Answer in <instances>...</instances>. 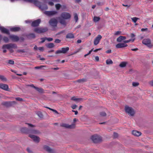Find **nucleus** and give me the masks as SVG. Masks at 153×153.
<instances>
[{
  "mask_svg": "<svg viewBox=\"0 0 153 153\" xmlns=\"http://www.w3.org/2000/svg\"><path fill=\"white\" fill-rule=\"evenodd\" d=\"M44 149L49 153H52L54 152V150L51 149L49 146L47 145H45L43 147Z\"/></svg>",
  "mask_w": 153,
  "mask_h": 153,
  "instance_id": "nucleus-13",
  "label": "nucleus"
},
{
  "mask_svg": "<svg viewBox=\"0 0 153 153\" xmlns=\"http://www.w3.org/2000/svg\"><path fill=\"white\" fill-rule=\"evenodd\" d=\"M38 49L41 51H44V48L43 47H39L38 48Z\"/></svg>",
  "mask_w": 153,
  "mask_h": 153,
  "instance_id": "nucleus-56",
  "label": "nucleus"
},
{
  "mask_svg": "<svg viewBox=\"0 0 153 153\" xmlns=\"http://www.w3.org/2000/svg\"><path fill=\"white\" fill-rule=\"evenodd\" d=\"M126 39V38L125 36H120L119 37L117 38V41L119 42H121L123 40L125 39Z\"/></svg>",
  "mask_w": 153,
  "mask_h": 153,
  "instance_id": "nucleus-24",
  "label": "nucleus"
},
{
  "mask_svg": "<svg viewBox=\"0 0 153 153\" xmlns=\"http://www.w3.org/2000/svg\"><path fill=\"white\" fill-rule=\"evenodd\" d=\"M46 37L44 38H41V39L42 40L40 42V43H42L44 42L46 39Z\"/></svg>",
  "mask_w": 153,
  "mask_h": 153,
  "instance_id": "nucleus-45",
  "label": "nucleus"
},
{
  "mask_svg": "<svg viewBox=\"0 0 153 153\" xmlns=\"http://www.w3.org/2000/svg\"><path fill=\"white\" fill-rule=\"evenodd\" d=\"M71 17V14L66 12H63L62 13L60 16L58 18L59 22L65 26L67 25L66 20L70 19Z\"/></svg>",
  "mask_w": 153,
  "mask_h": 153,
  "instance_id": "nucleus-1",
  "label": "nucleus"
},
{
  "mask_svg": "<svg viewBox=\"0 0 153 153\" xmlns=\"http://www.w3.org/2000/svg\"><path fill=\"white\" fill-rule=\"evenodd\" d=\"M46 47L49 48H52L54 47V44L52 43H50L47 44L45 45Z\"/></svg>",
  "mask_w": 153,
  "mask_h": 153,
  "instance_id": "nucleus-27",
  "label": "nucleus"
},
{
  "mask_svg": "<svg viewBox=\"0 0 153 153\" xmlns=\"http://www.w3.org/2000/svg\"><path fill=\"white\" fill-rule=\"evenodd\" d=\"M36 114L40 118H42L43 117V115L42 113L40 111H37L36 112Z\"/></svg>",
  "mask_w": 153,
  "mask_h": 153,
  "instance_id": "nucleus-33",
  "label": "nucleus"
},
{
  "mask_svg": "<svg viewBox=\"0 0 153 153\" xmlns=\"http://www.w3.org/2000/svg\"><path fill=\"white\" fill-rule=\"evenodd\" d=\"M17 52L18 53H24L25 52V51L24 49H21V50H18L17 51Z\"/></svg>",
  "mask_w": 153,
  "mask_h": 153,
  "instance_id": "nucleus-44",
  "label": "nucleus"
},
{
  "mask_svg": "<svg viewBox=\"0 0 153 153\" xmlns=\"http://www.w3.org/2000/svg\"><path fill=\"white\" fill-rule=\"evenodd\" d=\"M20 27H14L10 28L11 31L13 32H17L20 30Z\"/></svg>",
  "mask_w": 153,
  "mask_h": 153,
  "instance_id": "nucleus-25",
  "label": "nucleus"
},
{
  "mask_svg": "<svg viewBox=\"0 0 153 153\" xmlns=\"http://www.w3.org/2000/svg\"><path fill=\"white\" fill-rule=\"evenodd\" d=\"M114 136L115 138L117 137L118 136V134L117 133L114 132Z\"/></svg>",
  "mask_w": 153,
  "mask_h": 153,
  "instance_id": "nucleus-59",
  "label": "nucleus"
},
{
  "mask_svg": "<svg viewBox=\"0 0 153 153\" xmlns=\"http://www.w3.org/2000/svg\"><path fill=\"white\" fill-rule=\"evenodd\" d=\"M128 46V45L125 43H119L116 45L115 47L116 48H124Z\"/></svg>",
  "mask_w": 153,
  "mask_h": 153,
  "instance_id": "nucleus-15",
  "label": "nucleus"
},
{
  "mask_svg": "<svg viewBox=\"0 0 153 153\" xmlns=\"http://www.w3.org/2000/svg\"><path fill=\"white\" fill-rule=\"evenodd\" d=\"M28 1V2L33 3L36 5L38 6L42 10H47L48 8L47 5L46 4L41 5V3L40 1H38L37 0H26Z\"/></svg>",
  "mask_w": 153,
  "mask_h": 153,
  "instance_id": "nucleus-2",
  "label": "nucleus"
},
{
  "mask_svg": "<svg viewBox=\"0 0 153 153\" xmlns=\"http://www.w3.org/2000/svg\"><path fill=\"white\" fill-rule=\"evenodd\" d=\"M44 66L41 65L39 66H36L35 67V69H39L42 68V67H44Z\"/></svg>",
  "mask_w": 153,
  "mask_h": 153,
  "instance_id": "nucleus-55",
  "label": "nucleus"
},
{
  "mask_svg": "<svg viewBox=\"0 0 153 153\" xmlns=\"http://www.w3.org/2000/svg\"><path fill=\"white\" fill-rule=\"evenodd\" d=\"M48 28L47 27H36L35 28L34 30L35 32L38 33H43L48 30Z\"/></svg>",
  "mask_w": 153,
  "mask_h": 153,
  "instance_id": "nucleus-5",
  "label": "nucleus"
},
{
  "mask_svg": "<svg viewBox=\"0 0 153 153\" xmlns=\"http://www.w3.org/2000/svg\"><path fill=\"white\" fill-rule=\"evenodd\" d=\"M3 40L5 43L8 42L9 40L8 38L6 36H4V37Z\"/></svg>",
  "mask_w": 153,
  "mask_h": 153,
  "instance_id": "nucleus-39",
  "label": "nucleus"
},
{
  "mask_svg": "<svg viewBox=\"0 0 153 153\" xmlns=\"http://www.w3.org/2000/svg\"><path fill=\"white\" fill-rule=\"evenodd\" d=\"M113 63L111 59H108L106 60V63L107 65L112 64Z\"/></svg>",
  "mask_w": 153,
  "mask_h": 153,
  "instance_id": "nucleus-31",
  "label": "nucleus"
},
{
  "mask_svg": "<svg viewBox=\"0 0 153 153\" xmlns=\"http://www.w3.org/2000/svg\"><path fill=\"white\" fill-rule=\"evenodd\" d=\"M61 7V5L59 4H57L55 5V7L57 10H59Z\"/></svg>",
  "mask_w": 153,
  "mask_h": 153,
  "instance_id": "nucleus-34",
  "label": "nucleus"
},
{
  "mask_svg": "<svg viewBox=\"0 0 153 153\" xmlns=\"http://www.w3.org/2000/svg\"><path fill=\"white\" fill-rule=\"evenodd\" d=\"M0 79L2 81H6L7 79L4 76L0 75Z\"/></svg>",
  "mask_w": 153,
  "mask_h": 153,
  "instance_id": "nucleus-36",
  "label": "nucleus"
},
{
  "mask_svg": "<svg viewBox=\"0 0 153 153\" xmlns=\"http://www.w3.org/2000/svg\"><path fill=\"white\" fill-rule=\"evenodd\" d=\"M102 38V36L100 35H98L95 38L94 40V44L95 45H97L99 42L100 41Z\"/></svg>",
  "mask_w": 153,
  "mask_h": 153,
  "instance_id": "nucleus-10",
  "label": "nucleus"
},
{
  "mask_svg": "<svg viewBox=\"0 0 153 153\" xmlns=\"http://www.w3.org/2000/svg\"><path fill=\"white\" fill-rule=\"evenodd\" d=\"M77 106L75 104L73 105L72 106L71 108L73 109H74L76 108L77 107Z\"/></svg>",
  "mask_w": 153,
  "mask_h": 153,
  "instance_id": "nucleus-58",
  "label": "nucleus"
},
{
  "mask_svg": "<svg viewBox=\"0 0 153 153\" xmlns=\"http://www.w3.org/2000/svg\"><path fill=\"white\" fill-rule=\"evenodd\" d=\"M29 136L33 139L34 142L36 143H39V142L40 138L39 137L31 134L29 135Z\"/></svg>",
  "mask_w": 153,
  "mask_h": 153,
  "instance_id": "nucleus-12",
  "label": "nucleus"
},
{
  "mask_svg": "<svg viewBox=\"0 0 153 153\" xmlns=\"http://www.w3.org/2000/svg\"><path fill=\"white\" fill-rule=\"evenodd\" d=\"M61 42V40L59 39H56L54 41L56 43H59Z\"/></svg>",
  "mask_w": 153,
  "mask_h": 153,
  "instance_id": "nucleus-50",
  "label": "nucleus"
},
{
  "mask_svg": "<svg viewBox=\"0 0 153 153\" xmlns=\"http://www.w3.org/2000/svg\"><path fill=\"white\" fill-rule=\"evenodd\" d=\"M48 3L49 5H50L51 6H52L54 5L53 3V1H49L48 2Z\"/></svg>",
  "mask_w": 153,
  "mask_h": 153,
  "instance_id": "nucleus-48",
  "label": "nucleus"
},
{
  "mask_svg": "<svg viewBox=\"0 0 153 153\" xmlns=\"http://www.w3.org/2000/svg\"><path fill=\"white\" fill-rule=\"evenodd\" d=\"M0 88L6 91H8V86L7 84L0 83Z\"/></svg>",
  "mask_w": 153,
  "mask_h": 153,
  "instance_id": "nucleus-19",
  "label": "nucleus"
},
{
  "mask_svg": "<svg viewBox=\"0 0 153 153\" xmlns=\"http://www.w3.org/2000/svg\"><path fill=\"white\" fill-rule=\"evenodd\" d=\"M105 52L108 53H110L111 52V49H109L106 51Z\"/></svg>",
  "mask_w": 153,
  "mask_h": 153,
  "instance_id": "nucleus-60",
  "label": "nucleus"
},
{
  "mask_svg": "<svg viewBox=\"0 0 153 153\" xmlns=\"http://www.w3.org/2000/svg\"><path fill=\"white\" fill-rule=\"evenodd\" d=\"M85 81H86V79H79L77 81V82H83Z\"/></svg>",
  "mask_w": 153,
  "mask_h": 153,
  "instance_id": "nucleus-41",
  "label": "nucleus"
},
{
  "mask_svg": "<svg viewBox=\"0 0 153 153\" xmlns=\"http://www.w3.org/2000/svg\"><path fill=\"white\" fill-rule=\"evenodd\" d=\"M29 131V133L35 134H38L40 133L39 131L37 130L30 129Z\"/></svg>",
  "mask_w": 153,
  "mask_h": 153,
  "instance_id": "nucleus-22",
  "label": "nucleus"
},
{
  "mask_svg": "<svg viewBox=\"0 0 153 153\" xmlns=\"http://www.w3.org/2000/svg\"><path fill=\"white\" fill-rule=\"evenodd\" d=\"M2 105L5 106L7 107H10L12 105L11 102L10 101L3 102H2Z\"/></svg>",
  "mask_w": 153,
  "mask_h": 153,
  "instance_id": "nucleus-21",
  "label": "nucleus"
},
{
  "mask_svg": "<svg viewBox=\"0 0 153 153\" xmlns=\"http://www.w3.org/2000/svg\"><path fill=\"white\" fill-rule=\"evenodd\" d=\"M95 59L97 61H98L99 60V57L98 56H95Z\"/></svg>",
  "mask_w": 153,
  "mask_h": 153,
  "instance_id": "nucleus-62",
  "label": "nucleus"
},
{
  "mask_svg": "<svg viewBox=\"0 0 153 153\" xmlns=\"http://www.w3.org/2000/svg\"><path fill=\"white\" fill-rule=\"evenodd\" d=\"M20 130L22 133H29L30 129H29L26 127H23L21 128Z\"/></svg>",
  "mask_w": 153,
  "mask_h": 153,
  "instance_id": "nucleus-20",
  "label": "nucleus"
},
{
  "mask_svg": "<svg viewBox=\"0 0 153 153\" xmlns=\"http://www.w3.org/2000/svg\"><path fill=\"white\" fill-rule=\"evenodd\" d=\"M127 63L125 62H121L119 65V66L121 68H124L126 66Z\"/></svg>",
  "mask_w": 153,
  "mask_h": 153,
  "instance_id": "nucleus-29",
  "label": "nucleus"
},
{
  "mask_svg": "<svg viewBox=\"0 0 153 153\" xmlns=\"http://www.w3.org/2000/svg\"><path fill=\"white\" fill-rule=\"evenodd\" d=\"M6 62L11 65H13L14 64V61L12 60H10L8 61H7Z\"/></svg>",
  "mask_w": 153,
  "mask_h": 153,
  "instance_id": "nucleus-37",
  "label": "nucleus"
},
{
  "mask_svg": "<svg viewBox=\"0 0 153 153\" xmlns=\"http://www.w3.org/2000/svg\"><path fill=\"white\" fill-rule=\"evenodd\" d=\"M45 13L48 16H51L57 14V12L56 11H46Z\"/></svg>",
  "mask_w": 153,
  "mask_h": 153,
  "instance_id": "nucleus-14",
  "label": "nucleus"
},
{
  "mask_svg": "<svg viewBox=\"0 0 153 153\" xmlns=\"http://www.w3.org/2000/svg\"><path fill=\"white\" fill-rule=\"evenodd\" d=\"M0 30L1 31V32L3 33H6L8 35L10 34L9 30L4 27L0 26Z\"/></svg>",
  "mask_w": 153,
  "mask_h": 153,
  "instance_id": "nucleus-16",
  "label": "nucleus"
},
{
  "mask_svg": "<svg viewBox=\"0 0 153 153\" xmlns=\"http://www.w3.org/2000/svg\"><path fill=\"white\" fill-rule=\"evenodd\" d=\"M41 20L40 19H38L36 20L33 21L31 23V25L33 27H36L38 26L40 23Z\"/></svg>",
  "mask_w": 153,
  "mask_h": 153,
  "instance_id": "nucleus-11",
  "label": "nucleus"
},
{
  "mask_svg": "<svg viewBox=\"0 0 153 153\" xmlns=\"http://www.w3.org/2000/svg\"><path fill=\"white\" fill-rule=\"evenodd\" d=\"M50 110L53 111L54 113L56 114H59V113L57 112V111L56 110L54 109H50Z\"/></svg>",
  "mask_w": 153,
  "mask_h": 153,
  "instance_id": "nucleus-54",
  "label": "nucleus"
},
{
  "mask_svg": "<svg viewBox=\"0 0 153 153\" xmlns=\"http://www.w3.org/2000/svg\"><path fill=\"white\" fill-rule=\"evenodd\" d=\"M35 89L39 93H43V89L42 88H39L36 87Z\"/></svg>",
  "mask_w": 153,
  "mask_h": 153,
  "instance_id": "nucleus-30",
  "label": "nucleus"
},
{
  "mask_svg": "<svg viewBox=\"0 0 153 153\" xmlns=\"http://www.w3.org/2000/svg\"><path fill=\"white\" fill-rule=\"evenodd\" d=\"M74 19L75 21L76 22L78 20V16L77 13H75L74 14Z\"/></svg>",
  "mask_w": 153,
  "mask_h": 153,
  "instance_id": "nucleus-35",
  "label": "nucleus"
},
{
  "mask_svg": "<svg viewBox=\"0 0 153 153\" xmlns=\"http://www.w3.org/2000/svg\"><path fill=\"white\" fill-rule=\"evenodd\" d=\"M29 126L32 127L35 126L33 124L30 123H27Z\"/></svg>",
  "mask_w": 153,
  "mask_h": 153,
  "instance_id": "nucleus-61",
  "label": "nucleus"
},
{
  "mask_svg": "<svg viewBox=\"0 0 153 153\" xmlns=\"http://www.w3.org/2000/svg\"><path fill=\"white\" fill-rule=\"evenodd\" d=\"M61 126L62 127L69 128H75V125L74 124L71 125H69L65 123H63L62 124Z\"/></svg>",
  "mask_w": 153,
  "mask_h": 153,
  "instance_id": "nucleus-17",
  "label": "nucleus"
},
{
  "mask_svg": "<svg viewBox=\"0 0 153 153\" xmlns=\"http://www.w3.org/2000/svg\"><path fill=\"white\" fill-rule=\"evenodd\" d=\"M27 151L29 153H32L31 151L30 150V149H29V148H27Z\"/></svg>",
  "mask_w": 153,
  "mask_h": 153,
  "instance_id": "nucleus-64",
  "label": "nucleus"
},
{
  "mask_svg": "<svg viewBox=\"0 0 153 153\" xmlns=\"http://www.w3.org/2000/svg\"><path fill=\"white\" fill-rule=\"evenodd\" d=\"M82 100L81 98H76L75 97H74L71 98V100H74L75 101H77L78 100Z\"/></svg>",
  "mask_w": 153,
  "mask_h": 153,
  "instance_id": "nucleus-40",
  "label": "nucleus"
},
{
  "mask_svg": "<svg viewBox=\"0 0 153 153\" xmlns=\"http://www.w3.org/2000/svg\"><path fill=\"white\" fill-rule=\"evenodd\" d=\"M2 48V49H7L9 50L11 53H13L14 51L12 48L16 49L17 46L16 44L11 43L3 45Z\"/></svg>",
  "mask_w": 153,
  "mask_h": 153,
  "instance_id": "nucleus-3",
  "label": "nucleus"
},
{
  "mask_svg": "<svg viewBox=\"0 0 153 153\" xmlns=\"http://www.w3.org/2000/svg\"><path fill=\"white\" fill-rule=\"evenodd\" d=\"M135 39H129L128 40H125L124 41V42L125 43H128L129 42L132 41V42H133L134 40Z\"/></svg>",
  "mask_w": 153,
  "mask_h": 153,
  "instance_id": "nucleus-42",
  "label": "nucleus"
},
{
  "mask_svg": "<svg viewBox=\"0 0 153 153\" xmlns=\"http://www.w3.org/2000/svg\"><path fill=\"white\" fill-rule=\"evenodd\" d=\"M148 28H142L141 29V31L142 32L143 31H148Z\"/></svg>",
  "mask_w": 153,
  "mask_h": 153,
  "instance_id": "nucleus-57",
  "label": "nucleus"
},
{
  "mask_svg": "<svg viewBox=\"0 0 153 153\" xmlns=\"http://www.w3.org/2000/svg\"><path fill=\"white\" fill-rule=\"evenodd\" d=\"M69 48L68 47L63 48H62L60 50L57 51L55 52V53L56 54L60 53H65L69 50Z\"/></svg>",
  "mask_w": 153,
  "mask_h": 153,
  "instance_id": "nucleus-8",
  "label": "nucleus"
},
{
  "mask_svg": "<svg viewBox=\"0 0 153 153\" xmlns=\"http://www.w3.org/2000/svg\"><path fill=\"white\" fill-rule=\"evenodd\" d=\"M49 23L52 27H56L57 26V21L56 19L52 18L50 20Z\"/></svg>",
  "mask_w": 153,
  "mask_h": 153,
  "instance_id": "nucleus-9",
  "label": "nucleus"
},
{
  "mask_svg": "<svg viewBox=\"0 0 153 153\" xmlns=\"http://www.w3.org/2000/svg\"><path fill=\"white\" fill-rule=\"evenodd\" d=\"M100 114L101 116H105L106 115V113L104 112H101L100 113Z\"/></svg>",
  "mask_w": 153,
  "mask_h": 153,
  "instance_id": "nucleus-46",
  "label": "nucleus"
},
{
  "mask_svg": "<svg viewBox=\"0 0 153 153\" xmlns=\"http://www.w3.org/2000/svg\"><path fill=\"white\" fill-rule=\"evenodd\" d=\"M91 140L94 143H98L102 141V138L100 135L95 134L92 136L91 137Z\"/></svg>",
  "mask_w": 153,
  "mask_h": 153,
  "instance_id": "nucleus-4",
  "label": "nucleus"
},
{
  "mask_svg": "<svg viewBox=\"0 0 153 153\" xmlns=\"http://www.w3.org/2000/svg\"><path fill=\"white\" fill-rule=\"evenodd\" d=\"M46 39L47 40H48V42H51L53 40V39L52 38H47L46 37Z\"/></svg>",
  "mask_w": 153,
  "mask_h": 153,
  "instance_id": "nucleus-49",
  "label": "nucleus"
},
{
  "mask_svg": "<svg viewBox=\"0 0 153 153\" xmlns=\"http://www.w3.org/2000/svg\"><path fill=\"white\" fill-rule=\"evenodd\" d=\"M132 134L136 136H139L141 134V132L136 130H133L132 131Z\"/></svg>",
  "mask_w": 153,
  "mask_h": 153,
  "instance_id": "nucleus-23",
  "label": "nucleus"
},
{
  "mask_svg": "<svg viewBox=\"0 0 153 153\" xmlns=\"http://www.w3.org/2000/svg\"><path fill=\"white\" fill-rule=\"evenodd\" d=\"M142 43L149 48H151L152 45L151 44V40L149 39H145L142 41Z\"/></svg>",
  "mask_w": 153,
  "mask_h": 153,
  "instance_id": "nucleus-7",
  "label": "nucleus"
},
{
  "mask_svg": "<svg viewBox=\"0 0 153 153\" xmlns=\"http://www.w3.org/2000/svg\"><path fill=\"white\" fill-rule=\"evenodd\" d=\"M10 38L13 42H17L19 40V37L17 36L11 35L9 36Z\"/></svg>",
  "mask_w": 153,
  "mask_h": 153,
  "instance_id": "nucleus-18",
  "label": "nucleus"
},
{
  "mask_svg": "<svg viewBox=\"0 0 153 153\" xmlns=\"http://www.w3.org/2000/svg\"><path fill=\"white\" fill-rule=\"evenodd\" d=\"M121 33V31H117L115 32L114 33V35H118L120 34Z\"/></svg>",
  "mask_w": 153,
  "mask_h": 153,
  "instance_id": "nucleus-51",
  "label": "nucleus"
},
{
  "mask_svg": "<svg viewBox=\"0 0 153 153\" xmlns=\"http://www.w3.org/2000/svg\"><path fill=\"white\" fill-rule=\"evenodd\" d=\"M131 19L133 22L134 23H136L137 20L139 19L136 17H134L131 18Z\"/></svg>",
  "mask_w": 153,
  "mask_h": 153,
  "instance_id": "nucleus-38",
  "label": "nucleus"
},
{
  "mask_svg": "<svg viewBox=\"0 0 153 153\" xmlns=\"http://www.w3.org/2000/svg\"><path fill=\"white\" fill-rule=\"evenodd\" d=\"M16 100L19 101H22L23 100V99L20 97H16Z\"/></svg>",
  "mask_w": 153,
  "mask_h": 153,
  "instance_id": "nucleus-53",
  "label": "nucleus"
},
{
  "mask_svg": "<svg viewBox=\"0 0 153 153\" xmlns=\"http://www.w3.org/2000/svg\"><path fill=\"white\" fill-rule=\"evenodd\" d=\"M93 49H91L90 51H89V52L87 54H85V55L84 57H85L87 56H88V55H89V54H91V52L93 51Z\"/></svg>",
  "mask_w": 153,
  "mask_h": 153,
  "instance_id": "nucleus-47",
  "label": "nucleus"
},
{
  "mask_svg": "<svg viewBox=\"0 0 153 153\" xmlns=\"http://www.w3.org/2000/svg\"><path fill=\"white\" fill-rule=\"evenodd\" d=\"M27 36L29 39H34L35 38L36 36L35 34L32 33L28 34Z\"/></svg>",
  "mask_w": 153,
  "mask_h": 153,
  "instance_id": "nucleus-28",
  "label": "nucleus"
},
{
  "mask_svg": "<svg viewBox=\"0 0 153 153\" xmlns=\"http://www.w3.org/2000/svg\"><path fill=\"white\" fill-rule=\"evenodd\" d=\"M100 19V17H99L94 16V21L95 22H97L99 21Z\"/></svg>",
  "mask_w": 153,
  "mask_h": 153,
  "instance_id": "nucleus-32",
  "label": "nucleus"
},
{
  "mask_svg": "<svg viewBox=\"0 0 153 153\" xmlns=\"http://www.w3.org/2000/svg\"><path fill=\"white\" fill-rule=\"evenodd\" d=\"M132 85L134 87H136L139 85V83L137 82H133Z\"/></svg>",
  "mask_w": 153,
  "mask_h": 153,
  "instance_id": "nucleus-43",
  "label": "nucleus"
},
{
  "mask_svg": "<svg viewBox=\"0 0 153 153\" xmlns=\"http://www.w3.org/2000/svg\"><path fill=\"white\" fill-rule=\"evenodd\" d=\"M66 37L67 39H73L74 38V36L73 33H69L66 35Z\"/></svg>",
  "mask_w": 153,
  "mask_h": 153,
  "instance_id": "nucleus-26",
  "label": "nucleus"
},
{
  "mask_svg": "<svg viewBox=\"0 0 153 153\" xmlns=\"http://www.w3.org/2000/svg\"><path fill=\"white\" fill-rule=\"evenodd\" d=\"M27 85V86H29V87H31L33 88H34V89H35V88L36 87L34 86V85L33 84H30V85Z\"/></svg>",
  "mask_w": 153,
  "mask_h": 153,
  "instance_id": "nucleus-52",
  "label": "nucleus"
},
{
  "mask_svg": "<svg viewBox=\"0 0 153 153\" xmlns=\"http://www.w3.org/2000/svg\"><path fill=\"white\" fill-rule=\"evenodd\" d=\"M122 5L124 6H125V7H127V8H128L130 7V5H128V4H122Z\"/></svg>",
  "mask_w": 153,
  "mask_h": 153,
  "instance_id": "nucleus-63",
  "label": "nucleus"
},
{
  "mask_svg": "<svg viewBox=\"0 0 153 153\" xmlns=\"http://www.w3.org/2000/svg\"><path fill=\"white\" fill-rule=\"evenodd\" d=\"M126 112L131 116H133L135 114V112L134 109L131 107L126 106L125 107Z\"/></svg>",
  "mask_w": 153,
  "mask_h": 153,
  "instance_id": "nucleus-6",
  "label": "nucleus"
}]
</instances>
